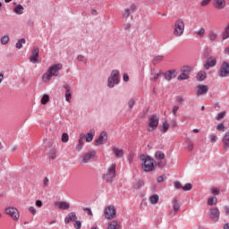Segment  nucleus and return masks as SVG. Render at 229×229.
Masks as SVG:
<instances>
[{"instance_id": "nucleus-10", "label": "nucleus", "mask_w": 229, "mask_h": 229, "mask_svg": "<svg viewBox=\"0 0 229 229\" xmlns=\"http://www.w3.org/2000/svg\"><path fill=\"white\" fill-rule=\"evenodd\" d=\"M216 65H217V59L214 56H209L208 57L207 62L204 64V69H206V71H208L210 67H216Z\"/></svg>"}, {"instance_id": "nucleus-56", "label": "nucleus", "mask_w": 229, "mask_h": 229, "mask_svg": "<svg viewBox=\"0 0 229 229\" xmlns=\"http://www.w3.org/2000/svg\"><path fill=\"white\" fill-rule=\"evenodd\" d=\"M84 212H86V214H88V216H92V210L89 208H85Z\"/></svg>"}, {"instance_id": "nucleus-30", "label": "nucleus", "mask_w": 229, "mask_h": 229, "mask_svg": "<svg viewBox=\"0 0 229 229\" xmlns=\"http://www.w3.org/2000/svg\"><path fill=\"white\" fill-rule=\"evenodd\" d=\"M208 38L210 42H216V40L217 39V32L216 31L209 32Z\"/></svg>"}, {"instance_id": "nucleus-29", "label": "nucleus", "mask_w": 229, "mask_h": 229, "mask_svg": "<svg viewBox=\"0 0 229 229\" xmlns=\"http://www.w3.org/2000/svg\"><path fill=\"white\" fill-rule=\"evenodd\" d=\"M155 158L157 160H164L165 158V154H164V152L160 151V150H157L156 153H155Z\"/></svg>"}, {"instance_id": "nucleus-48", "label": "nucleus", "mask_w": 229, "mask_h": 229, "mask_svg": "<svg viewBox=\"0 0 229 229\" xmlns=\"http://www.w3.org/2000/svg\"><path fill=\"white\" fill-rule=\"evenodd\" d=\"M216 130H217L218 131H225V124H223V123L218 124V125L216 126Z\"/></svg>"}, {"instance_id": "nucleus-39", "label": "nucleus", "mask_w": 229, "mask_h": 229, "mask_svg": "<svg viewBox=\"0 0 229 229\" xmlns=\"http://www.w3.org/2000/svg\"><path fill=\"white\" fill-rule=\"evenodd\" d=\"M131 13L130 12V9H128V8L124 9V11L123 13V19H128V17H130Z\"/></svg>"}, {"instance_id": "nucleus-8", "label": "nucleus", "mask_w": 229, "mask_h": 229, "mask_svg": "<svg viewBox=\"0 0 229 229\" xmlns=\"http://www.w3.org/2000/svg\"><path fill=\"white\" fill-rule=\"evenodd\" d=\"M115 207L114 206H107L106 207L105 210H104V216L106 217V219H114V217H115Z\"/></svg>"}, {"instance_id": "nucleus-54", "label": "nucleus", "mask_w": 229, "mask_h": 229, "mask_svg": "<svg viewBox=\"0 0 229 229\" xmlns=\"http://www.w3.org/2000/svg\"><path fill=\"white\" fill-rule=\"evenodd\" d=\"M212 194H214V196H219V189L213 188L212 189Z\"/></svg>"}, {"instance_id": "nucleus-9", "label": "nucleus", "mask_w": 229, "mask_h": 229, "mask_svg": "<svg viewBox=\"0 0 229 229\" xmlns=\"http://www.w3.org/2000/svg\"><path fill=\"white\" fill-rule=\"evenodd\" d=\"M219 76H221V78H226L229 76V63L228 62H226V61L223 62V64L220 67Z\"/></svg>"}, {"instance_id": "nucleus-35", "label": "nucleus", "mask_w": 229, "mask_h": 229, "mask_svg": "<svg viewBox=\"0 0 229 229\" xmlns=\"http://www.w3.org/2000/svg\"><path fill=\"white\" fill-rule=\"evenodd\" d=\"M49 103V95H44L41 98V105H47Z\"/></svg>"}, {"instance_id": "nucleus-27", "label": "nucleus", "mask_w": 229, "mask_h": 229, "mask_svg": "<svg viewBox=\"0 0 229 229\" xmlns=\"http://www.w3.org/2000/svg\"><path fill=\"white\" fill-rule=\"evenodd\" d=\"M223 142H224V148L225 149L229 148V131L225 133V135L223 138Z\"/></svg>"}, {"instance_id": "nucleus-21", "label": "nucleus", "mask_w": 229, "mask_h": 229, "mask_svg": "<svg viewBox=\"0 0 229 229\" xmlns=\"http://www.w3.org/2000/svg\"><path fill=\"white\" fill-rule=\"evenodd\" d=\"M94 135H96V131L94 129L89 130L86 135L84 134V138H86V142H92Z\"/></svg>"}, {"instance_id": "nucleus-7", "label": "nucleus", "mask_w": 229, "mask_h": 229, "mask_svg": "<svg viewBox=\"0 0 229 229\" xmlns=\"http://www.w3.org/2000/svg\"><path fill=\"white\" fill-rule=\"evenodd\" d=\"M4 212L7 216H10L13 221H19L21 217V214L19 213V209L17 208L9 207L4 209Z\"/></svg>"}, {"instance_id": "nucleus-1", "label": "nucleus", "mask_w": 229, "mask_h": 229, "mask_svg": "<svg viewBox=\"0 0 229 229\" xmlns=\"http://www.w3.org/2000/svg\"><path fill=\"white\" fill-rule=\"evenodd\" d=\"M140 160L142 162L141 169L145 171V173H151V171H155V159L151 157L141 155L140 157Z\"/></svg>"}, {"instance_id": "nucleus-17", "label": "nucleus", "mask_w": 229, "mask_h": 229, "mask_svg": "<svg viewBox=\"0 0 229 229\" xmlns=\"http://www.w3.org/2000/svg\"><path fill=\"white\" fill-rule=\"evenodd\" d=\"M208 92V86L199 85L197 86V96H203Z\"/></svg>"}, {"instance_id": "nucleus-58", "label": "nucleus", "mask_w": 229, "mask_h": 229, "mask_svg": "<svg viewBox=\"0 0 229 229\" xmlns=\"http://www.w3.org/2000/svg\"><path fill=\"white\" fill-rule=\"evenodd\" d=\"M210 142H217V136L214 135V136H211L210 138Z\"/></svg>"}, {"instance_id": "nucleus-32", "label": "nucleus", "mask_w": 229, "mask_h": 229, "mask_svg": "<svg viewBox=\"0 0 229 229\" xmlns=\"http://www.w3.org/2000/svg\"><path fill=\"white\" fill-rule=\"evenodd\" d=\"M48 157L52 160H55V158H56V149H55V148L50 149L48 152Z\"/></svg>"}, {"instance_id": "nucleus-2", "label": "nucleus", "mask_w": 229, "mask_h": 229, "mask_svg": "<svg viewBox=\"0 0 229 229\" xmlns=\"http://www.w3.org/2000/svg\"><path fill=\"white\" fill-rule=\"evenodd\" d=\"M116 169H117V164L112 163L106 168V173L102 174V180H105L106 183H112V182L115 180V176L117 174Z\"/></svg>"}, {"instance_id": "nucleus-47", "label": "nucleus", "mask_w": 229, "mask_h": 229, "mask_svg": "<svg viewBox=\"0 0 229 229\" xmlns=\"http://www.w3.org/2000/svg\"><path fill=\"white\" fill-rule=\"evenodd\" d=\"M74 228H76V229H81V221H78V220H75Z\"/></svg>"}, {"instance_id": "nucleus-3", "label": "nucleus", "mask_w": 229, "mask_h": 229, "mask_svg": "<svg viewBox=\"0 0 229 229\" xmlns=\"http://www.w3.org/2000/svg\"><path fill=\"white\" fill-rule=\"evenodd\" d=\"M63 65L62 64H54L52 66H50L47 72H45L42 76V81L44 83H47V81H51V78H53V76H58V71H61Z\"/></svg>"}, {"instance_id": "nucleus-11", "label": "nucleus", "mask_w": 229, "mask_h": 229, "mask_svg": "<svg viewBox=\"0 0 229 229\" xmlns=\"http://www.w3.org/2000/svg\"><path fill=\"white\" fill-rule=\"evenodd\" d=\"M38 53H40L38 47H34L32 49V54L30 56V62H31V64H38Z\"/></svg>"}, {"instance_id": "nucleus-45", "label": "nucleus", "mask_w": 229, "mask_h": 229, "mask_svg": "<svg viewBox=\"0 0 229 229\" xmlns=\"http://www.w3.org/2000/svg\"><path fill=\"white\" fill-rule=\"evenodd\" d=\"M29 212L32 216H37V208H35V207H33V206L29 208Z\"/></svg>"}, {"instance_id": "nucleus-60", "label": "nucleus", "mask_w": 229, "mask_h": 229, "mask_svg": "<svg viewBox=\"0 0 229 229\" xmlns=\"http://www.w3.org/2000/svg\"><path fill=\"white\" fill-rule=\"evenodd\" d=\"M123 81H130V76H128V73L123 74Z\"/></svg>"}, {"instance_id": "nucleus-15", "label": "nucleus", "mask_w": 229, "mask_h": 229, "mask_svg": "<svg viewBox=\"0 0 229 229\" xmlns=\"http://www.w3.org/2000/svg\"><path fill=\"white\" fill-rule=\"evenodd\" d=\"M107 140L106 131H102L99 137L95 140L96 146H100V144H106Z\"/></svg>"}, {"instance_id": "nucleus-26", "label": "nucleus", "mask_w": 229, "mask_h": 229, "mask_svg": "<svg viewBox=\"0 0 229 229\" xmlns=\"http://www.w3.org/2000/svg\"><path fill=\"white\" fill-rule=\"evenodd\" d=\"M173 208L174 214H178V212H180V203H178V199H173Z\"/></svg>"}, {"instance_id": "nucleus-46", "label": "nucleus", "mask_w": 229, "mask_h": 229, "mask_svg": "<svg viewBox=\"0 0 229 229\" xmlns=\"http://www.w3.org/2000/svg\"><path fill=\"white\" fill-rule=\"evenodd\" d=\"M192 190V184L186 183L185 186L182 187V191H191Z\"/></svg>"}, {"instance_id": "nucleus-25", "label": "nucleus", "mask_w": 229, "mask_h": 229, "mask_svg": "<svg viewBox=\"0 0 229 229\" xmlns=\"http://www.w3.org/2000/svg\"><path fill=\"white\" fill-rule=\"evenodd\" d=\"M158 199H160V197H158L157 194H153L148 198V201L151 205H157L158 203Z\"/></svg>"}, {"instance_id": "nucleus-44", "label": "nucleus", "mask_w": 229, "mask_h": 229, "mask_svg": "<svg viewBox=\"0 0 229 229\" xmlns=\"http://www.w3.org/2000/svg\"><path fill=\"white\" fill-rule=\"evenodd\" d=\"M181 71L187 74V72H191V71H192V68H191V66H183Z\"/></svg>"}, {"instance_id": "nucleus-4", "label": "nucleus", "mask_w": 229, "mask_h": 229, "mask_svg": "<svg viewBox=\"0 0 229 229\" xmlns=\"http://www.w3.org/2000/svg\"><path fill=\"white\" fill-rule=\"evenodd\" d=\"M184 31H185V21L182 19L176 20L174 26V37H182Z\"/></svg>"}, {"instance_id": "nucleus-55", "label": "nucleus", "mask_w": 229, "mask_h": 229, "mask_svg": "<svg viewBox=\"0 0 229 229\" xmlns=\"http://www.w3.org/2000/svg\"><path fill=\"white\" fill-rule=\"evenodd\" d=\"M128 105L130 108H133V106H135V100L134 99L129 100Z\"/></svg>"}, {"instance_id": "nucleus-20", "label": "nucleus", "mask_w": 229, "mask_h": 229, "mask_svg": "<svg viewBox=\"0 0 229 229\" xmlns=\"http://www.w3.org/2000/svg\"><path fill=\"white\" fill-rule=\"evenodd\" d=\"M215 8H217L218 10H223L225 6H226V1L225 0H215L214 2Z\"/></svg>"}, {"instance_id": "nucleus-34", "label": "nucleus", "mask_w": 229, "mask_h": 229, "mask_svg": "<svg viewBox=\"0 0 229 229\" xmlns=\"http://www.w3.org/2000/svg\"><path fill=\"white\" fill-rule=\"evenodd\" d=\"M216 203H217V198L216 197H211L208 199V205L209 206L216 205Z\"/></svg>"}, {"instance_id": "nucleus-59", "label": "nucleus", "mask_w": 229, "mask_h": 229, "mask_svg": "<svg viewBox=\"0 0 229 229\" xmlns=\"http://www.w3.org/2000/svg\"><path fill=\"white\" fill-rule=\"evenodd\" d=\"M211 0H202L201 2V6H207V4H208V3H210Z\"/></svg>"}, {"instance_id": "nucleus-18", "label": "nucleus", "mask_w": 229, "mask_h": 229, "mask_svg": "<svg viewBox=\"0 0 229 229\" xmlns=\"http://www.w3.org/2000/svg\"><path fill=\"white\" fill-rule=\"evenodd\" d=\"M160 76H162V70H155V69H153L151 71V78H150V80L152 81H157L158 80V78H160Z\"/></svg>"}, {"instance_id": "nucleus-36", "label": "nucleus", "mask_w": 229, "mask_h": 229, "mask_svg": "<svg viewBox=\"0 0 229 229\" xmlns=\"http://www.w3.org/2000/svg\"><path fill=\"white\" fill-rule=\"evenodd\" d=\"M226 115V111L218 113L216 116V121H221V119H225V116Z\"/></svg>"}, {"instance_id": "nucleus-41", "label": "nucleus", "mask_w": 229, "mask_h": 229, "mask_svg": "<svg viewBox=\"0 0 229 229\" xmlns=\"http://www.w3.org/2000/svg\"><path fill=\"white\" fill-rule=\"evenodd\" d=\"M62 142H69V134L63 133L61 138Z\"/></svg>"}, {"instance_id": "nucleus-50", "label": "nucleus", "mask_w": 229, "mask_h": 229, "mask_svg": "<svg viewBox=\"0 0 229 229\" xmlns=\"http://www.w3.org/2000/svg\"><path fill=\"white\" fill-rule=\"evenodd\" d=\"M83 139H85V134H81L79 139V145L83 146Z\"/></svg>"}, {"instance_id": "nucleus-42", "label": "nucleus", "mask_w": 229, "mask_h": 229, "mask_svg": "<svg viewBox=\"0 0 229 229\" xmlns=\"http://www.w3.org/2000/svg\"><path fill=\"white\" fill-rule=\"evenodd\" d=\"M226 38H229V28L226 27L225 32L223 33V39L226 40Z\"/></svg>"}, {"instance_id": "nucleus-5", "label": "nucleus", "mask_w": 229, "mask_h": 229, "mask_svg": "<svg viewBox=\"0 0 229 229\" xmlns=\"http://www.w3.org/2000/svg\"><path fill=\"white\" fill-rule=\"evenodd\" d=\"M117 84H119V72L117 70H114L108 78L107 87L114 89V86Z\"/></svg>"}, {"instance_id": "nucleus-43", "label": "nucleus", "mask_w": 229, "mask_h": 229, "mask_svg": "<svg viewBox=\"0 0 229 229\" xmlns=\"http://www.w3.org/2000/svg\"><path fill=\"white\" fill-rule=\"evenodd\" d=\"M196 35H198L199 37H203L205 35V29L204 28H200L198 31L195 32Z\"/></svg>"}, {"instance_id": "nucleus-52", "label": "nucleus", "mask_w": 229, "mask_h": 229, "mask_svg": "<svg viewBox=\"0 0 229 229\" xmlns=\"http://www.w3.org/2000/svg\"><path fill=\"white\" fill-rule=\"evenodd\" d=\"M128 10H130L131 13H133V12H135V10H137V5H135L134 4L131 5L130 8H128Z\"/></svg>"}, {"instance_id": "nucleus-13", "label": "nucleus", "mask_w": 229, "mask_h": 229, "mask_svg": "<svg viewBox=\"0 0 229 229\" xmlns=\"http://www.w3.org/2000/svg\"><path fill=\"white\" fill-rule=\"evenodd\" d=\"M54 205L55 207H58L60 210H69L71 208V204L65 201H55Z\"/></svg>"}, {"instance_id": "nucleus-63", "label": "nucleus", "mask_w": 229, "mask_h": 229, "mask_svg": "<svg viewBox=\"0 0 229 229\" xmlns=\"http://www.w3.org/2000/svg\"><path fill=\"white\" fill-rule=\"evenodd\" d=\"M76 149H77L78 151H80L81 149H83V145L78 144L77 147H76Z\"/></svg>"}, {"instance_id": "nucleus-33", "label": "nucleus", "mask_w": 229, "mask_h": 229, "mask_svg": "<svg viewBox=\"0 0 229 229\" xmlns=\"http://www.w3.org/2000/svg\"><path fill=\"white\" fill-rule=\"evenodd\" d=\"M23 44H26V39L25 38L19 39L18 42L16 43L17 49H22Z\"/></svg>"}, {"instance_id": "nucleus-24", "label": "nucleus", "mask_w": 229, "mask_h": 229, "mask_svg": "<svg viewBox=\"0 0 229 229\" xmlns=\"http://www.w3.org/2000/svg\"><path fill=\"white\" fill-rule=\"evenodd\" d=\"M107 229H121V224L117 220L109 222Z\"/></svg>"}, {"instance_id": "nucleus-64", "label": "nucleus", "mask_w": 229, "mask_h": 229, "mask_svg": "<svg viewBox=\"0 0 229 229\" xmlns=\"http://www.w3.org/2000/svg\"><path fill=\"white\" fill-rule=\"evenodd\" d=\"M224 53L229 56V47L225 49Z\"/></svg>"}, {"instance_id": "nucleus-57", "label": "nucleus", "mask_w": 229, "mask_h": 229, "mask_svg": "<svg viewBox=\"0 0 229 229\" xmlns=\"http://www.w3.org/2000/svg\"><path fill=\"white\" fill-rule=\"evenodd\" d=\"M178 110H180V107L178 106H174L173 107V114H174V115H176V112H178Z\"/></svg>"}, {"instance_id": "nucleus-28", "label": "nucleus", "mask_w": 229, "mask_h": 229, "mask_svg": "<svg viewBox=\"0 0 229 229\" xmlns=\"http://www.w3.org/2000/svg\"><path fill=\"white\" fill-rule=\"evenodd\" d=\"M13 12L18 15H22L24 13V7L21 4H19L13 9Z\"/></svg>"}, {"instance_id": "nucleus-14", "label": "nucleus", "mask_w": 229, "mask_h": 229, "mask_svg": "<svg viewBox=\"0 0 229 229\" xmlns=\"http://www.w3.org/2000/svg\"><path fill=\"white\" fill-rule=\"evenodd\" d=\"M96 157V151H89L83 155L81 159V164H87L89 161L92 160V158Z\"/></svg>"}, {"instance_id": "nucleus-31", "label": "nucleus", "mask_w": 229, "mask_h": 229, "mask_svg": "<svg viewBox=\"0 0 229 229\" xmlns=\"http://www.w3.org/2000/svg\"><path fill=\"white\" fill-rule=\"evenodd\" d=\"M207 78V72H199L197 75V80L199 81H203Z\"/></svg>"}, {"instance_id": "nucleus-23", "label": "nucleus", "mask_w": 229, "mask_h": 229, "mask_svg": "<svg viewBox=\"0 0 229 229\" xmlns=\"http://www.w3.org/2000/svg\"><path fill=\"white\" fill-rule=\"evenodd\" d=\"M64 89H65L66 92H65V99L68 103H71V98H72V95L71 93V86H69L68 84H65L64 86Z\"/></svg>"}, {"instance_id": "nucleus-61", "label": "nucleus", "mask_w": 229, "mask_h": 229, "mask_svg": "<svg viewBox=\"0 0 229 229\" xmlns=\"http://www.w3.org/2000/svg\"><path fill=\"white\" fill-rule=\"evenodd\" d=\"M164 182V175H160L157 177V183H162Z\"/></svg>"}, {"instance_id": "nucleus-16", "label": "nucleus", "mask_w": 229, "mask_h": 229, "mask_svg": "<svg viewBox=\"0 0 229 229\" xmlns=\"http://www.w3.org/2000/svg\"><path fill=\"white\" fill-rule=\"evenodd\" d=\"M219 216L220 213L217 208L210 209V218L212 219V221H214L215 223H216V221H219Z\"/></svg>"}, {"instance_id": "nucleus-37", "label": "nucleus", "mask_w": 229, "mask_h": 229, "mask_svg": "<svg viewBox=\"0 0 229 229\" xmlns=\"http://www.w3.org/2000/svg\"><path fill=\"white\" fill-rule=\"evenodd\" d=\"M167 130H169V123H167V122H164L161 131H163V133H166Z\"/></svg>"}, {"instance_id": "nucleus-12", "label": "nucleus", "mask_w": 229, "mask_h": 229, "mask_svg": "<svg viewBox=\"0 0 229 229\" xmlns=\"http://www.w3.org/2000/svg\"><path fill=\"white\" fill-rule=\"evenodd\" d=\"M111 150L115 158H123V157H124V150L123 148H119L115 146H113L111 148Z\"/></svg>"}, {"instance_id": "nucleus-19", "label": "nucleus", "mask_w": 229, "mask_h": 229, "mask_svg": "<svg viewBox=\"0 0 229 229\" xmlns=\"http://www.w3.org/2000/svg\"><path fill=\"white\" fill-rule=\"evenodd\" d=\"M173 78H176V70H170L165 73V79L167 80V81H171Z\"/></svg>"}, {"instance_id": "nucleus-62", "label": "nucleus", "mask_w": 229, "mask_h": 229, "mask_svg": "<svg viewBox=\"0 0 229 229\" xmlns=\"http://www.w3.org/2000/svg\"><path fill=\"white\" fill-rule=\"evenodd\" d=\"M123 28H124V30H130V28H131V24L126 23L123 25Z\"/></svg>"}, {"instance_id": "nucleus-49", "label": "nucleus", "mask_w": 229, "mask_h": 229, "mask_svg": "<svg viewBox=\"0 0 229 229\" xmlns=\"http://www.w3.org/2000/svg\"><path fill=\"white\" fill-rule=\"evenodd\" d=\"M174 185L175 189H183V186H182V182H175L174 183Z\"/></svg>"}, {"instance_id": "nucleus-40", "label": "nucleus", "mask_w": 229, "mask_h": 229, "mask_svg": "<svg viewBox=\"0 0 229 229\" xmlns=\"http://www.w3.org/2000/svg\"><path fill=\"white\" fill-rule=\"evenodd\" d=\"M178 80H189V74L185 73V72H182L179 76H178Z\"/></svg>"}, {"instance_id": "nucleus-22", "label": "nucleus", "mask_w": 229, "mask_h": 229, "mask_svg": "<svg viewBox=\"0 0 229 229\" xmlns=\"http://www.w3.org/2000/svg\"><path fill=\"white\" fill-rule=\"evenodd\" d=\"M78 219V216H76V212H71L68 214V217L64 218V223L66 225H69L70 221H76Z\"/></svg>"}, {"instance_id": "nucleus-6", "label": "nucleus", "mask_w": 229, "mask_h": 229, "mask_svg": "<svg viewBox=\"0 0 229 229\" xmlns=\"http://www.w3.org/2000/svg\"><path fill=\"white\" fill-rule=\"evenodd\" d=\"M159 121H160V118L157 114H153L149 116L148 131H155V129L158 128Z\"/></svg>"}, {"instance_id": "nucleus-53", "label": "nucleus", "mask_w": 229, "mask_h": 229, "mask_svg": "<svg viewBox=\"0 0 229 229\" xmlns=\"http://www.w3.org/2000/svg\"><path fill=\"white\" fill-rule=\"evenodd\" d=\"M43 205L42 200H36V207H38V208H42Z\"/></svg>"}, {"instance_id": "nucleus-38", "label": "nucleus", "mask_w": 229, "mask_h": 229, "mask_svg": "<svg viewBox=\"0 0 229 229\" xmlns=\"http://www.w3.org/2000/svg\"><path fill=\"white\" fill-rule=\"evenodd\" d=\"M10 42V37L9 36H4L1 38V44H3V46H6V44Z\"/></svg>"}, {"instance_id": "nucleus-51", "label": "nucleus", "mask_w": 229, "mask_h": 229, "mask_svg": "<svg viewBox=\"0 0 229 229\" xmlns=\"http://www.w3.org/2000/svg\"><path fill=\"white\" fill-rule=\"evenodd\" d=\"M164 60L163 55H157L154 57V62H162Z\"/></svg>"}]
</instances>
